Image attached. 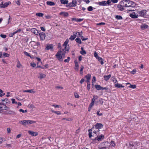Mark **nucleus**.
Returning a JSON list of instances; mask_svg holds the SVG:
<instances>
[{
	"label": "nucleus",
	"mask_w": 149,
	"mask_h": 149,
	"mask_svg": "<svg viewBox=\"0 0 149 149\" xmlns=\"http://www.w3.org/2000/svg\"><path fill=\"white\" fill-rule=\"evenodd\" d=\"M103 126V125L101 123L96 124L91 129L88 130V131L89 132V136H91V131H93L94 133H97V132H99V129L102 128Z\"/></svg>",
	"instance_id": "obj_1"
},
{
	"label": "nucleus",
	"mask_w": 149,
	"mask_h": 149,
	"mask_svg": "<svg viewBox=\"0 0 149 149\" xmlns=\"http://www.w3.org/2000/svg\"><path fill=\"white\" fill-rule=\"evenodd\" d=\"M120 4L123 6L126 7H134L135 6L134 3L128 0H123L120 2Z\"/></svg>",
	"instance_id": "obj_2"
},
{
	"label": "nucleus",
	"mask_w": 149,
	"mask_h": 149,
	"mask_svg": "<svg viewBox=\"0 0 149 149\" xmlns=\"http://www.w3.org/2000/svg\"><path fill=\"white\" fill-rule=\"evenodd\" d=\"M36 123V121L31 120H21L19 121V123L22 124L24 126H26L27 125H29L33 124Z\"/></svg>",
	"instance_id": "obj_3"
},
{
	"label": "nucleus",
	"mask_w": 149,
	"mask_h": 149,
	"mask_svg": "<svg viewBox=\"0 0 149 149\" xmlns=\"http://www.w3.org/2000/svg\"><path fill=\"white\" fill-rule=\"evenodd\" d=\"M138 16L144 17L146 15V10H137Z\"/></svg>",
	"instance_id": "obj_4"
},
{
	"label": "nucleus",
	"mask_w": 149,
	"mask_h": 149,
	"mask_svg": "<svg viewBox=\"0 0 149 149\" xmlns=\"http://www.w3.org/2000/svg\"><path fill=\"white\" fill-rule=\"evenodd\" d=\"M8 107L4 104L0 103V112H3L4 110L8 109Z\"/></svg>",
	"instance_id": "obj_5"
},
{
	"label": "nucleus",
	"mask_w": 149,
	"mask_h": 149,
	"mask_svg": "<svg viewBox=\"0 0 149 149\" xmlns=\"http://www.w3.org/2000/svg\"><path fill=\"white\" fill-rule=\"evenodd\" d=\"M130 16L132 18H136L138 17V16L137 11L136 10L135 12H133L130 15Z\"/></svg>",
	"instance_id": "obj_6"
},
{
	"label": "nucleus",
	"mask_w": 149,
	"mask_h": 149,
	"mask_svg": "<svg viewBox=\"0 0 149 149\" xmlns=\"http://www.w3.org/2000/svg\"><path fill=\"white\" fill-rule=\"evenodd\" d=\"M11 4L10 1H8L5 3L4 4L3 3V2H2L0 4V7L1 8H5L7 7L8 5Z\"/></svg>",
	"instance_id": "obj_7"
},
{
	"label": "nucleus",
	"mask_w": 149,
	"mask_h": 149,
	"mask_svg": "<svg viewBox=\"0 0 149 149\" xmlns=\"http://www.w3.org/2000/svg\"><path fill=\"white\" fill-rule=\"evenodd\" d=\"M99 135V133H98L97 134V137H95V140H97L98 141H101L104 137V136L102 134H101L100 136Z\"/></svg>",
	"instance_id": "obj_8"
},
{
	"label": "nucleus",
	"mask_w": 149,
	"mask_h": 149,
	"mask_svg": "<svg viewBox=\"0 0 149 149\" xmlns=\"http://www.w3.org/2000/svg\"><path fill=\"white\" fill-rule=\"evenodd\" d=\"M56 56L57 59L60 61H63L62 58L63 56L60 54V52H58L56 55Z\"/></svg>",
	"instance_id": "obj_9"
},
{
	"label": "nucleus",
	"mask_w": 149,
	"mask_h": 149,
	"mask_svg": "<svg viewBox=\"0 0 149 149\" xmlns=\"http://www.w3.org/2000/svg\"><path fill=\"white\" fill-rule=\"evenodd\" d=\"M77 3V0H72V2L69 3L68 6L70 7H75Z\"/></svg>",
	"instance_id": "obj_10"
},
{
	"label": "nucleus",
	"mask_w": 149,
	"mask_h": 149,
	"mask_svg": "<svg viewBox=\"0 0 149 149\" xmlns=\"http://www.w3.org/2000/svg\"><path fill=\"white\" fill-rule=\"evenodd\" d=\"M39 35L40 36V39L41 40H44L45 39L46 35L45 33L41 32L39 33Z\"/></svg>",
	"instance_id": "obj_11"
},
{
	"label": "nucleus",
	"mask_w": 149,
	"mask_h": 149,
	"mask_svg": "<svg viewBox=\"0 0 149 149\" xmlns=\"http://www.w3.org/2000/svg\"><path fill=\"white\" fill-rule=\"evenodd\" d=\"M28 133L30 135L32 136H36L37 135V133L36 132H35L33 131L29 130Z\"/></svg>",
	"instance_id": "obj_12"
},
{
	"label": "nucleus",
	"mask_w": 149,
	"mask_h": 149,
	"mask_svg": "<svg viewBox=\"0 0 149 149\" xmlns=\"http://www.w3.org/2000/svg\"><path fill=\"white\" fill-rule=\"evenodd\" d=\"M74 34L73 35H71L70 36V37L69 38L70 40H72L74 39L76 37V35L77 34V32H73Z\"/></svg>",
	"instance_id": "obj_13"
},
{
	"label": "nucleus",
	"mask_w": 149,
	"mask_h": 149,
	"mask_svg": "<svg viewBox=\"0 0 149 149\" xmlns=\"http://www.w3.org/2000/svg\"><path fill=\"white\" fill-rule=\"evenodd\" d=\"M23 92L24 93L27 92L29 93H34L35 92V91L33 89L29 90H23Z\"/></svg>",
	"instance_id": "obj_14"
},
{
	"label": "nucleus",
	"mask_w": 149,
	"mask_h": 149,
	"mask_svg": "<svg viewBox=\"0 0 149 149\" xmlns=\"http://www.w3.org/2000/svg\"><path fill=\"white\" fill-rule=\"evenodd\" d=\"M60 15H62L64 17H68V13L67 12H61L59 14Z\"/></svg>",
	"instance_id": "obj_15"
},
{
	"label": "nucleus",
	"mask_w": 149,
	"mask_h": 149,
	"mask_svg": "<svg viewBox=\"0 0 149 149\" xmlns=\"http://www.w3.org/2000/svg\"><path fill=\"white\" fill-rule=\"evenodd\" d=\"M59 52H60V54L63 56V58H64L66 53V51H65L64 49H62Z\"/></svg>",
	"instance_id": "obj_16"
},
{
	"label": "nucleus",
	"mask_w": 149,
	"mask_h": 149,
	"mask_svg": "<svg viewBox=\"0 0 149 149\" xmlns=\"http://www.w3.org/2000/svg\"><path fill=\"white\" fill-rule=\"evenodd\" d=\"M141 29L144 30L148 29V26L146 24H143L141 26Z\"/></svg>",
	"instance_id": "obj_17"
},
{
	"label": "nucleus",
	"mask_w": 149,
	"mask_h": 149,
	"mask_svg": "<svg viewBox=\"0 0 149 149\" xmlns=\"http://www.w3.org/2000/svg\"><path fill=\"white\" fill-rule=\"evenodd\" d=\"M106 1H102L101 2L99 1L98 2V4L100 5V6H106Z\"/></svg>",
	"instance_id": "obj_18"
},
{
	"label": "nucleus",
	"mask_w": 149,
	"mask_h": 149,
	"mask_svg": "<svg viewBox=\"0 0 149 149\" xmlns=\"http://www.w3.org/2000/svg\"><path fill=\"white\" fill-rule=\"evenodd\" d=\"M39 76L38 77V78H40V79H42L43 78H45L46 77V75L43 74H42L41 73H40Z\"/></svg>",
	"instance_id": "obj_19"
},
{
	"label": "nucleus",
	"mask_w": 149,
	"mask_h": 149,
	"mask_svg": "<svg viewBox=\"0 0 149 149\" xmlns=\"http://www.w3.org/2000/svg\"><path fill=\"white\" fill-rule=\"evenodd\" d=\"M47 4L49 6H53L55 5V3L54 2L51 1H47L46 2Z\"/></svg>",
	"instance_id": "obj_20"
},
{
	"label": "nucleus",
	"mask_w": 149,
	"mask_h": 149,
	"mask_svg": "<svg viewBox=\"0 0 149 149\" xmlns=\"http://www.w3.org/2000/svg\"><path fill=\"white\" fill-rule=\"evenodd\" d=\"M53 48L52 45V44L49 45H47L46 47V49L47 50H49L52 49Z\"/></svg>",
	"instance_id": "obj_21"
},
{
	"label": "nucleus",
	"mask_w": 149,
	"mask_h": 149,
	"mask_svg": "<svg viewBox=\"0 0 149 149\" xmlns=\"http://www.w3.org/2000/svg\"><path fill=\"white\" fill-rule=\"evenodd\" d=\"M111 75L110 74H109L108 75H104V80L107 81L108 80L109 78L111 77Z\"/></svg>",
	"instance_id": "obj_22"
},
{
	"label": "nucleus",
	"mask_w": 149,
	"mask_h": 149,
	"mask_svg": "<svg viewBox=\"0 0 149 149\" xmlns=\"http://www.w3.org/2000/svg\"><path fill=\"white\" fill-rule=\"evenodd\" d=\"M81 49L82 50L80 52V53L83 55L86 54V52L84 50L83 48L81 47Z\"/></svg>",
	"instance_id": "obj_23"
},
{
	"label": "nucleus",
	"mask_w": 149,
	"mask_h": 149,
	"mask_svg": "<svg viewBox=\"0 0 149 149\" xmlns=\"http://www.w3.org/2000/svg\"><path fill=\"white\" fill-rule=\"evenodd\" d=\"M115 87L117 88H123L124 86L122 85L121 84H119L118 83H117L116 84H115Z\"/></svg>",
	"instance_id": "obj_24"
},
{
	"label": "nucleus",
	"mask_w": 149,
	"mask_h": 149,
	"mask_svg": "<svg viewBox=\"0 0 149 149\" xmlns=\"http://www.w3.org/2000/svg\"><path fill=\"white\" fill-rule=\"evenodd\" d=\"M91 136H89V133H88L89 137L90 138H91L92 136H95V134L97 135V134L98 133V132H97V133H94L93 132V131H91Z\"/></svg>",
	"instance_id": "obj_25"
},
{
	"label": "nucleus",
	"mask_w": 149,
	"mask_h": 149,
	"mask_svg": "<svg viewBox=\"0 0 149 149\" xmlns=\"http://www.w3.org/2000/svg\"><path fill=\"white\" fill-rule=\"evenodd\" d=\"M98 61L100 63V64L101 65H103L104 64L103 60L102 59V58L101 57H98L97 59Z\"/></svg>",
	"instance_id": "obj_26"
},
{
	"label": "nucleus",
	"mask_w": 149,
	"mask_h": 149,
	"mask_svg": "<svg viewBox=\"0 0 149 149\" xmlns=\"http://www.w3.org/2000/svg\"><path fill=\"white\" fill-rule=\"evenodd\" d=\"M95 88L97 90H100L102 89V87L100 85H95Z\"/></svg>",
	"instance_id": "obj_27"
},
{
	"label": "nucleus",
	"mask_w": 149,
	"mask_h": 149,
	"mask_svg": "<svg viewBox=\"0 0 149 149\" xmlns=\"http://www.w3.org/2000/svg\"><path fill=\"white\" fill-rule=\"evenodd\" d=\"M60 2L62 4H67L68 3V0H61Z\"/></svg>",
	"instance_id": "obj_28"
},
{
	"label": "nucleus",
	"mask_w": 149,
	"mask_h": 149,
	"mask_svg": "<svg viewBox=\"0 0 149 149\" xmlns=\"http://www.w3.org/2000/svg\"><path fill=\"white\" fill-rule=\"evenodd\" d=\"M31 30L32 32L36 35H37V30L35 28L32 29Z\"/></svg>",
	"instance_id": "obj_29"
},
{
	"label": "nucleus",
	"mask_w": 149,
	"mask_h": 149,
	"mask_svg": "<svg viewBox=\"0 0 149 149\" xmlns=\"http://www.w3.org/2000/svg\"><path fill=\"white\" fill-rule=\"evenodd\" d=\"M123 7L121 4H120V5H118L117 6V7L120 9V10L121 11L123 10H124V8Z\"/></svg>",
	"instance_id": "obj_30"
},
{
	"label": "nucleus",
	"mask_w": 149,
	"mask_h": 149,
	"mask_svg": "<svg viewBox=\"0 0 149 149\" xmlns=\"http://www.w3.org/2000/svg\"><path fill=\"white\" fill-rule=\"evenodd\" d=\"M24 55L30 57L31 58H32L33 57L31 56L30 54L27 52L25 51L24 52Z\"/></svg>",
	"instance_id": "obj_31"
},
{
	"label": "nucleus",
	"mask_w": 149,
	"mask_h": 149,
	"mask_svg": "<svg viewBox=\"0 0 149 149\" xmlns=\"http://www.w3.org/2000/svg\"><path fill=\"white\" fill-rule=\"evenodd\" d=\"M75 41L76 42H77L79 44H81V40L79 38H76L75 39Z\"/></svg>",
	"instance_id": "obj_32"
},
{
	"label": "nucleus",
	"mask_w": 149,
	"mask_h": 149,
	"mask_svg": "<svg viewBox=\"0 0 149 149\" xmlns=\"http://www.w3.org/2000/svg\"><path fill=\"white\" fill-rule=\"evenodd\" d=\"M85 77L87 80H90L91 78V74H88L86 75Z\"/></svg>",
	"instance_id": "obj_33"
},
{
	"label": "nucleus",
	"mask_w": 149,
	"mask_h": 149,
	"mask_svg": "<svg viewBox=\"0 0 149 149\" xmlns=\"http://www.w3.org/2000/svg\"><path fill=\"white\" fill-rule=\"evenodd\" d=\"M116 19H123L122 17L120 15H116L115 17Z\"/></svg>",
	"instance_id": "obj_34"
},
{
	"label": "nucleus",
	"mask_w": 149,
	"mask_h": 149,
	"mask_svg": "<svg viewBox=\"0 0 149 149\" xmlns=\"http://www.w3.org/2000/svg\"><path fill=\"white\" fill-rule=\"evenodd\" d=\"M94 100H92L90 104L89 107L91 108L92 107L94 104L95 102L94 101Z\"/></svg>",
	"instance_id": "obj_35"
},
{
	"label": "nucleus",
	"mask_w": 149,
	"mask_h": 149,
	"mask_svg": "<svg viewBox=\"0 0 149 149\" xmlns=\"http://www.w3.org/2000/svg\"><path fill=\"white\" fill-rule=\"evenodd\" d=\"M52 112L57 114V115H60L61 114V113L59 111H55L54 110H52Z\"/></svg>",
	"instance_id": "obj_36"
},
{
	"label": "nucleus",
	"mask_w": 149,
	"mask_h": 149,
	"mask_svg": "<svg viewBox=\"0 0 149 149\" xmlns=\"http://www.w3.org/2000/svg\"><path fill=\"white\" fill-rule=\"evenodd\" d=\"M69 42V40L67 39L64 42L63 45V46H67L68 43Z\"/></svg>",
	"instance_id": "obj_37"
},
{
	"label": "nucleus",
	"mask_w": 149,
	"mask_h": 149,
	"mask_svg": "<svg viewBox=\"0 0 149 149\" xmlns=\"http://www.w3.org/2000/svg\"><path fill=\"white\" fill-rule=\"evenodd\" d=\"M110 145L114 147L116 146V144L113 141H111L110 143Z\"/></svg>",
	"instance_id": "obj_38"
},
{
	"label": "nucleus",
	"mask_w": 149,
	"mask_h": 149,
	"mask_svg": "<svg viewBox=\"0 0 149 149\" xmlns=\"http://www.w3.org/2000/svg\"><path fill=\"white\" fill-rule=\"evenodd\" d=\"M22 66V65L20 63L19 61H18L17 62V67L18 68H20Z\"/></svg>",
	"instance_id": "obj_39"
},
{
	"label": "nucleus",
	"mask_w": 149,
	"mask_h": 149,
	"mask_svg": "<svg viewBox=\"0 0 149 149\" xmlns=\"http://www.w3.org/2000/svg\"><path fill=\"white\" fill-rule=\"evenodd\" d=\"M45 68H44L43 67H42L38 65V68H42V69H45V68H47L48 67V64H47L45 65Z\"/></svg>",
	"instance_id": "obj_40"
},
{
	"label": "nucleus",
	"mask_w": 149,
	"mask_h": 149,
	"mask_svg": "<svg viewBox=\"0 0 149 149\" xmlns=\"http://www.w3.org/2000/svg\"><path fill=\"white\" fill-rule=\"evenodd\" d=\"M0 97H2L5 95V93H3V91L1 89H0Z\"/></svg>",
	"instance_id": "obj_41"
},
{
	"label": "nucleus",
	"mask_w": 149,
	"mask_h": 149,
	"mask_svg": "<svg viewBox=\"0 0 149 149\" xmlns=\"http://www.w3.org/2000/svg\"><path fill=\"white\" fill-rule=\"evenodd\" d=\"M129 87L132 88H136V86L135 85H130Z\"/></svg>",
	"instance_id": "obj_42"
},
{
	"label": "nucleus",
	"mask_w": 149,
	"mask_h": 149,
	"mask_svg": "<svg viewBox=\"0 0 149 149\" xmlns=\"http://www.w3.org/2000/svg\"><path fill=\"white\" fill-rule=\"evenodd\" d=\"M30 65L31 66H32L33 68H34L36 66V63H34V62H32L30 63Z\"/></svg>",
	"instance_id": "obj_43"
},
{
	"label": "nucleus",
	"mask_w": 149,
	"mask_h": 149,
	"mask_svg": "<svg viewBox=\"0 0 149 149\" xmlns=\"http://www.w3.org/2000/svg\"><path fill=\"white\" fill-rule=\"evenodd\" d=\"M88 11H91L93 10V7L91 6H89L88 8Z\"/></svg>",
	"instance_id": "obj_44"
},
{
	"label": "nucleus",
	"mask_w": 149,
	"mask_h": 149,
	"mask_svg": "<svg viewBox=\"0 0 149 149\" xmlns=\"http://www.w3.org/2000/svg\"><path fill=\"white\" fill-rule=\"evenodd\" d=\"M12 101V104H17V102L15 101V99L14 98H12L11 99Z\"/></svg>",
	"instance_id": "obj_45"
},
{
	"label": "nucleus",
	"mask_w": 149,
	"mask_h": 149,
	"mask_svg": "<svg viewBox=\"0 0 149 149\" xmlns=\"http://www.w3.org/2000/svg\"><path fill=\"white\" fill-rule=\"evenodd\" d=\"M94 56L97 59L98 58V57H100L98 56L97 53L96 52H95L94 53Z\"/></svg>",
	"instance_id": "obj_46"
},
{
	"label": "nucleus",
	"mask_w": 149,
	"mask_h": 149,
	"mask_svg": "<svg viewBox=\"0 0 149 149\" xmlns=\"http://www.w3.org/2000/svg\"><path fill=\"white\" fill-rule=\"evenodd\" d=\"M64 49H64V50L65 51H68L69 50V48H68V47H67V46H64Z\"/></svg>",
	"instance_id": "obj_47"
},
{
	"label": "nucleus",
	"mask_w": 149,
	"mask_h": 149,
	"mask_svg": "<svg viewBox=\"0 0 149 149\" xmlns=\"http://www.w3.org/2000/svg\"><path fill=\"white\" fill-rule=\"evenodd\" d=\"M63 120H65L67 121H70V120H72V119H71V118H63Z\"/></svg>",
	"instance_id": "obj_48"
},
{
	"label": "nucleus",
	"mask_w": 149,
	"mask_h": 149,
	"mask_svg": "<svg viewBox=\"0 0 149 149\" xmlns=\"http://www.w3.org/2000/svg\"><path fill=\"white\" fill-rule=\"evenodd\" d=\"M98 97L97 95H94L93 98L92 100H94V101L95 102V100L98 98Z\"/></svg>",
	"instance_id": "obj_49"
},
{
	"label": "nucleus",
	"mask_w": 149,
	"mask_h": 149,
	"mask_svg": "<svg viewBox=\"0 0 149 149\" xmlns=\"http://www.w3.org/2000/svg\"><path fill=\"white\" fill-rule=\"evenodd\" d=\"M111 1V0H108L107 1H106V3H106V5L107 4H108V5H110Z\"/></svg>",
	"instance_id": "obj_50"
},
{
	"label": "nucleus",
	"mask_w": 149,
	"mask_h": 149,
	"mask_svg": "<svg viewBox=\"0 0 149 149\" xmlns=\"http://www.w3.org/2000/svg\"><path fill=\"white\" fill-rule=\"evenodd\" d=\"M74 95L75 98H79V95L77 93H74Z\"/></svg>",
	"instance_id": "obj_51"
},
{
	"label": "nucleus",
	"mask_w": 149,
	"mask_h": 149,
	"mask_svg": "<svg viewBox=\"0 0 149 149\" xmlns=\"http://www.w3.org/2000/svg\"><path fill=\"white\" fill-rule=\"evenodd\" d=\"M136 71V69H134L131 72V73L132 74H134L135 73Z\"/></svg>",
	"instance_id": "obj_52"
},
{
	"label": "nucleus",
	"mask_w": 149,
	"mask_h": 149,
	"mask_svg": "<svg viewBox=\"0 0 149 149\" xmlns=\"http://www.w3.org/2000/svg\"><path fill=\"white\" fill-rule=\"evenodd\" d=\"M77 33H78V35H79V37H81L82 36V31L81 32H77Z\"/></svg>",
	"instance_id": "obj_53"
},
{
	"label": "nucleus",
	"mask_w": 149,
	"mask_h": 149,
	"mask_svg": "<svg viewBox=\"0 0 149 149\" xmlns=\"http://www.w3.org/2000/svg\"><path fill=\"white\" fill-rule=\"evenodd\" d=\"M3 55L5 57H8L9 56V54L6 53H3Z\"/></svg>",
	"instance_id": "obj_54"
},
{
	"label": "nucleus",
	"mask_w": 149,
	"mask_h": 149,
	"mask_svg": "<svg viewBox=\"0 0 149 149\" xmlns=\"http://www.w3.org/2000/svg\"><path fill=\"white\" fill-rule=\"evenodd\" d=\"M0 36L3 38H5L6 37V36L4 34H1L0 35Z\"/></svg>",
	"instance_id": "obj_55"
},
{
	"label": "nucleus",
	"mask_w": 149,
	"mask_h": 149,
	"mask_svg": "<svg viewBox=\"0 0 149 149\" xmlns=\"http://www.w3.org/2000/svg\"><path fill=\"white\" fill-rule=\"evenodd\" d=\"M44 14L42 13H38V16L42 17L43 16Z\"/></svg>",
	"instance_id": "obj_56"
},
{
	"label": "nucleus",
	"mask_w": 149,
	"mask_h": 149,
	"mask_svg": "<svg viewBox=\"0 0 149 149\" xmlns=\"http://www.w3.org/2000/svg\"><path fill=\"white\" fill-rule=\"evenodd\" d=\"M74 63H75V67H79V65H78V62L77 61H74Z\"/></svg>",
	"instance_id": "obj_57"
},
{
	"label": "nucleus",
	"mask_w": 149,
	"mask_h": 149,
	"mask_svg": "<svg viewBox=\"0 0 149 149\" xmlns=\"http://www.w3.org/2000/svg\"><path fill=\"white\" fill-rule=\"evenodd\" d=\"M16 3L17 4V5L19 6L20 5V1L18 0L16 2Z\"/></svg>",
	"instance_id": "obj_58"
},
{
	"label": "nucleus",
	"mask_w": 149,
	"mask_h": 149,
	"mask_svg": "<svg viewBox=\"0 0 149 149\" xmlns=\"http://www.w3.org/2000/svg\"><path fill=\"white\" fill-rule=\"evenodd\" d=\"M97 102H99V103L102 104L103 103V102L102 100V99H101V100H100L99 101H97Z\"/></svg>",
	"instance_id": "obj_59"
},
{
	"label": "nucleus",
	"mask_w": 149,
	"mask_h": 149,
	"mask_svg": "<svg viewBox=\"0 0 149 149\" xmlns=\"http://www.w3.org/2000/svg\"><path fill=\"white\" fill-rule=\"evenodd\" d=\"M83 20V19H77V22H81Z\"/></svg>",
	"instance_id": "obj_60"
},
{
	"label": "nucleus",
	"mask_w": 149,
	"mask_h": 149,
	"mask_svg": "<svg viewBox=\"0 0 149 149\" xmlns=\"http://www.w3.org/2000/svg\"><path fill=\"white\" fill-rule=\"evenodd\" d=\"M105 24V23L104 22H101L99 23H98L97 24V25H104Z\"/></svg>",
	"instance_id": "obj_61"
},
{
	"label": "nucleus",
	"mask_w": 149,
	"mask_h": 149,
	"mask_svg": "<svg viewBox=\"0 0 149 149\" xmlns=\"http://www.w3.org/2000/svg\"><path fill=\"white\" fill-rule=\"evenodd\" d=\"M81 39L83 41H85L87 40L88 39L87 38H85L83 36H81Z\"/></svg>",
	"instance_id": "obj_62"
},
{
	"label": "nucleus",
	"mask_w": 149,
	"mask_h": 149,
	"mask_svg": "<svg viewBox=\"0 0 149 149\" xmlns=\"http://www.w3.org/2000/svg\"><path fill=\"white\" fill-rule=\"evenodd\" d=\"M100 112V111H97V115H98V116H102V113H99Z\"/></svg>",
	"instance_id": "obj_63"
},
{
	"label": "nucleus",
	"mask_w": 149,
	"mask_h": 149,
	"mask_svg": "<svg viewBox=\"0 0 149 149\" xmlns=\"http://www.w3.org/2000/svg\"><path fill=\"white\" fill-rule=\"evenodd\" d=\"M11 129L10 128H7V131L8 133H10V132H11Z\"/></svg>",
	"instance_id": "obj_64"
}]
</instances>
